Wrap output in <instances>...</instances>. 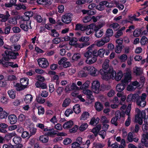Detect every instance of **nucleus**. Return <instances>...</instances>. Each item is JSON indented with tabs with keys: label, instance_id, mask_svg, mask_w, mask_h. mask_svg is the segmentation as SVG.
I'll return each mask as SVG.
<instances>
[{
	"label": "nucleus",
	"instance_id": "nucleus-1",
	"mask_svg": "<svg viewBox=\"0 0 148 148\" xmlns=\"http://www.w3.org/2000/svg\"><path fill=\"white\" fill-rule=\"evenodd\" d=\"M94 46V44H92L89 46L86 49V52L84 54L85 57L87 58L86 62L89 64L95 63L97 60V57L95 55L97 51L93 50Z\"/></svg>",
	"mask_w": 148,
	"mask_h": 148
},
{
	"label": "nucleus",
	"instance_id": "nucleus-2",
	"mask_svg": "<svg viewBox=\"0 0 148 148\" xmlns=\"http://www.w3.org/2000/svg\"><path fill=\"white\" fill-rule=\"evenodd\" d=\"M100 72L104 80H108L110 79H114L116 71L112 68L110 67L108 72L104 71L103 69H101Z\"/></svg>",
	"mask_w": 148,
	"mask_h": 148
},
{
	"label": "nucleus",
	"instance_id": "nucleus-3",
	"mask_svg": "<svg viewBox=\"0 0 148 148\" xmlns=\"http://www.w3.org/2000/svg\"><path fill=\"white\" fill-rule=\"evenodd\" d=\"M19 23L20 27L23 30L25 31H27L29 29H31V22L30 21L25 19V16H21Z\"/></svg>",
	"mask_w": 148,
	"mask_h": 148
},
{
	"label": "nucleus",
	"instance_id": "nucleus-4",
	"mask_svg": "<svg viewBox=\"0 0 148 148\" xmlns=\"http://www.w3.org/2000/svg\"><path fill=\"white\" fill-rule=\"evenodd\" d=\"M44 131L47 132V135L49 137H54L55 135H57L60 136H64L65 135V133L63 132H59L55 130L54 129H49L47 127L45 128Z\"/></svg>",
	"mask_w": 148,
	"mask_h": 148
},
{
	"label": "nucleus",
	"instance_id": "nucleus-5",
	"mask_svg": "<svg viewBox=\"0 0 148 148\" xmlns=\"http://www.w3.org/2000/svg\"><path fill=\"white\" fill-rule=\"evenodd\" d=\"M3 56L2 60H0V64H2L4 67H8L9 64V51H5Z\"/></svg>",
	"mask_w": 148,
	"mask_h": 148
},
{
	"label": "nucleus",
	"instance_id": "nucleus-6",
	"mask_svg": "<svg viewBox=\"0 0 148 148\" xmlns=\"http://www.w3.org/2000/svg\"><path fill=\"white\" fill-rule=\"evenodd\" d=\"M91 84V88L93 92L95 93H99L101 90L100 82L97 80H94Z\"/></svg>",
	"mask_w": 148,
	"mask_h": 148
},
{
	"label": "nucleus",
	"instance_id": "nucleus-7",
	"mask_svg": "<svg viewBox=\"0 0 148 148\" xmlns=\"http://www.w3.org/2000/svg\"><path fill=\"white\" fill-rule=\"evenodd\" d=\"M127 72L124 73V78L122 80L123 83L127 84L131 80L132 72L130 69H127L126 70Z\"/></svg>",
	"mask_w": 148,
	"mask_h": 148
},
{
	"label": "nucleus",
	"instance_id": "nucleus-8",
	"mask_svg": "<svg viewBox=\"0 0 148 148\" xmlns=\"http://www.w3.org/2000/svg\"><path fill=\"white\" fill-rule=\"evenodd\" d=\"M84 70L87 71L88 73L91 75L95 76L97 75V70L93 66H85L84 67Z\"/></svg>",
	"mask_w": 148,
	"mask_h": 148
},
{
	"label": "nucleus",
	"instance_id": "nucleus-9",
	"mask_svg": "<svg viewBox=\"0 0 148 148\" xmlns=\"http://www.w3.org/2000/svg\"><path fill=\"white\" fill-rule=\"evenodd\" d=\"M110 38L108 37H103L100 40L96 41V45L98 47H101L104 45L105 44L109 42Z\"/></svg>",
	"mask_w": 148,
	"mask_h": 148
},
{
	"label": "nucleus",
	"instance_id": "nucleus-10",
	"mask_svg": "<svg viewBox=\"0 0 148 148\" xmlns=\"http://www.w3.org/2000/svg\"><path fill=\"white\" fill-rule=\"evenodd\" d=\"M39 66L42 68L47 67L49 64L47 60L45 58H40L37 60Z\"/></svg>",
	"mask_w": 148,
	"mask_h": 148
},
{
	"label": "nucleus",
	"instance_id": "nucleus-11",
	"mask_svg": "<svg viewBox=\"0 0 148 148\" xmlns=\"http://www.w3.org/2000/svg\"><path fill=\"white\" fill-rule=\"evenodd\" d=\"M82 138L80 137H77L76 140V142H77L80 145L82 144V146L80 147V148H88L90 144V141L89 140H87L85 143H83Z\"/></svg>",
	"mask_w": 148,
	"mask_h": 148
},
{
	"label": "nucleus",
	"instance_id": "nucleus-12",
	"mask_svg": "<svg viewBox=\"0 0 148 148\" xmlns=\"http://www.w3.org/2000/svg\"><path fill=\"white\" fill-rule=\"evenodd\" d=\"M146 116V114L144 111H142L141 114L138 115H136L135 117V121L136 122L138 123L140 125L143 123V119Z\"/></svg>",
	"mask_w": 148,
	"mask_h": 148
},
{
	"label": "nucleus",
	"instance_id": "nucleus-13",
	"mask_svg": "<svg viewBox=\"0 0 148 148\" xmlns=\"http://www.w3.org/2000/svg\"><path fill=\"white\" fill-rule=\"evenodd\" d=\"M72 15L70 13L66 14L63 15L62 18V21L65 23L68 24L71 21Z\"/></svg>",
	"mask_w": 148,
	"mask_h": 148
},
{
	"label": "nucleus",
	"instance_id": "nucleus-14",
	"mask_svg": "<svg viewBox=\"0 0 148 148\" xmlns=\"http://www.w3.org/2000/svg\"><path fill=\"white\" fill-rule=\"evenodd\" d=\"M139 97V95L138 94H130L128 95L127 99V101L128 102L131 101H137Z\"/></svg>",
	"mask_w": 148,
	"mask_h": 148
},
{
	"label": "nucleus",
	"instance_id": "nucleus-15",
	"mask_svg": "<svg viewBox=\"0 0 148 148\" xmlns=\"http://www.w3.org/2000/svg\"><path fill=\"white\" fill-rule=\"evenodd\" d=\"M95 26L94 24H91L85 27L86 34L87 35H89L92 34L93 32V28Z\"/></svg>",
	"mask_w": 148,
	"mask_h": 148
},
{
	"label": "nucleus",
	"instance_id": "nucleus-16",
	"mask_svg": "<svg viewBox=\"0 0 148 148\" xmlns=\"http://www.w3.org/2000/svg\"><path fill=\"white\" fill-rule=\"evenodd\" d=\"M82 92L86 95L87 98L89 99L92 101L94 100V97L91 90L89 89L84 90L82 91Z\"/></svg>",
	"mask_w": 148,
	"mask_h": 148
},
{
	"label": "nucleus",
	"instance_id": "nucleus-17",
	"mask_svg": "<svg viewBox=\"0 0 148 148\" xmlns=\"http://www.w3.org/2000/svg\"><path fill=\"white\" fill-rule=\"evenodd\" d=\"M136 16L135 14L133 15L130 14L128 16L127 18L125 20H122L121 23L124 25L127 23H132V21L134 20L135 17Z\"/></svg>",
	"mask_w": 148,
	"mask_h": 148
},
{
	"label": "nucleus",
	"instance_id": "nucleus-18",
	"mask_svg": "<svg viewBox=\"0 0 148 148\" xmlns=\"http://www.w3.org/2000/svg\"><path fill=\"white\" fill-rule=\"evenodd\" d=\"M123 72L121 71H119L116 73V72L114 79L118 82L121 80L123 76Z\"/></svg>",
	"mask_w": 148,
	"mask_h": 148
},
{
	"label": "nucleus",
	"instance_id": "nucleus-19",
	"mask_svg": "<svg viewBox=\"0 0 148 148\" xmlns=\"http://www.w3.org/2000/svg\"><path fill=\"white\" fill-rule=\"evenodd\" d=\"M37 2L40 4L49 5L52 3V0H37Z\"/></svg>",
	"mask_w": 148,
	"mask_h": 148
},
{
	"label": "nucleus",
	"instance_id": "nucleus-20",
	"mask_svg": "<svg viewBox=\"0 0 148 148\" xmlns=\"http://www.w3.org/2000/svg\"><path fill=\"white\" fill-rule=\"evenodd\" d=\"M33 97L29 94L26 95L24 98V101L26 103L29 104L31 103L33 100Z\"/></svg>",
	"mask_w": 148,
	"mask_h": 148
},
{
	"label": "nucleus",
	"instance_id": "nucleus-21",
	"mask_svg": "<svg viewBox=\"0 0 148 148\" xmlns=\"http://www.w3.org/2000/svg\"><path fill=\"white\" fill-rule=\"evenodd\" d=\"M89 116L90 114L88 112L84 111L82 113L80 117V119L81 120L85 121L88 119Z\"/></svg>",
	"mask_w": 148,
	"mask_h": 148
},
{
	"label": "nucleus",
	"instance_id": "nucleus-22",
	"mask_svg": "<svg viewBox=\"0 0 148 148\" xmlns=\"http://www.w3.org/2000/svg\"><path fill=\"white\" fill-rule=\"evenodd\" d=\"M73 124L74 123L72 121L70 120L66 122L63 125V126L64 129H66L71 127Z\"/></svg>",
	"mask_w": 148,
	"mask_h": 148
},
{
	"label": "nucleus",
	"instance_id": "nucleus-23",
	"mask_svg": "<svg viewBox=\"0 0 148 148\" xmlns=\"http://www.w3.org/2000/svg\"><path fill=\"white\" fill-rule=\"evenodd\" d=\"M49 140V137L47 135H43L39 136V140L42 143H47L48 142Z\"/></svg>",
	"mask_w": 148,
	"mask_h": 148
},
{
	"label": "nucleus",
	"instance_id": "nucleus-24",
	"mask_svg": "<svg viewBox=\"0 0 148 148\" xmlns=\"http://www.w3.org/2000/svg\"><path fill=\"white\" fill-rule=\"evenodd\" d=\"M101 128V125L99 124L92 129V132L94 134L95 136H96Z\"/></svg>",
	"mask_w": 148,
	"mask_h": 148
},
{
	"label": "nucleus",
	"instance_id": "nucleus-25",
	"mask_svg": "<svg viewBox=\"0 0 148 148\" xmlns=\"http://www.w3.org/2000/svg\"><path fill=\"white\" fill-rule=\"evenodd\" d=\"M105 1H101L99 4L96 6L97 9L100 11L103 10L105 9Z\"/></svg>",
	"mask_w": 148,
	"mask_h": 148
},
{
	"label": "nucleus",
	"instance_id": "nucleus-26",
	"mask_svg": "<svg viewBox=\"0 0 148 148\" xmlns=\"http://www.w3.org/2000/svg\"><path fill=\"white\" fill-rule=\"evenodd\" d=\"M35 85L37 88H41L42 89H46L47 88V86L46 83H41L38 82H37Z\"/></svg>",
	"mask_w": 148,
	"mask_h": 148
},
{
	"label": "nucleus",
	"instance_id": "nucleus-27",
	"mask_svg": "<svg viewBox=\"0 0 148 148\" xmlns=\"http://www.w3.org/2000/svg\"><path fill=\"white\" fill-rule=\"evenodd\" d=\"M125 85L122 83L118 84L116 87V91L119 92L123 91L125 89Z\"/></svg>",
	"mask_w": 148,
	"mask_h": 148
},
{
	"label": "nucleus",
	"instance_id": "nucleus-28",
	"mask_svg": "<svg viewBox=\"0 0 148 148\" xmlns=\"http://www.w3.org/2000/svg\"><path fill=\"white\" fill-rule=\"evenodd\" d=\"M99 119L98 117L96 118L95 117H92L91 119L90 124L91 125L95 126L99 123Z\"/></svg>",
	"mask_w": 148,
	"mask_h": 148
},
{
	"label": "nucleus",
	"instance_id": "nucleus-29",
	"mask_svg": "<svg viewBox=\"0 0 148 148\" xmlns=\"http://www.w3.org/2000/svg\"><path fill=\"white\" fill-rule=\"evenodd\" d=\"M133 71L137 75L142 74L143 71L142 69L137 67H135L133 69Z\"/></svg>",
	"mask_w": 148,
	"mask_h": 148
},
{
	"label": "nucleus",
	"instance_id": "nucleus-30",
	"mask_svg": "<svg viewBox=\"0 0 148 148\" xmlns=\"http://www.w3.org/2000/svg\"><path fill=\"white\" fill-rule=\"evenodd\" d=\"M28 78L24 77L21 78L20 80V82L23 86L25 87L28 84Z\"/></svg>",
	"mask_w": 148,
	"mask_h": 148
},
{
	"label": "nucleus",
	"instance_id": "nucleus-31",
	"mask_svg": "<svg viewBox=\"0 0 148 148\" xmlns=\"http://www.w3.org/2000/svg\"><path fill=\"white\" fill-rule=\"evenodd\" d=\"M90 83V81L88 80L86 81L84 84H82V85L80 86V89L83 90H86V89H87L88 88Z\"/></svg>",
	"mask_w": 148,
	"mask_h": 148
},
{
	"label": "nucleus",
	"instance_id": "nucleus-32",
	"mask_svg": "<svg viewBox=\"0 0 148 148\" xmlns=\"http://www.w3.org/2000/svg\"><path fill=\"white\" fill-rule=\"evenodd\" d=\"M105 6L106 7L108 8H111L114 7V5L115 3H117L116 1L114 0L111 1L110 2H108L107 1H105Z\"/></svg>",
	"mask_w": 148,
	"mask_h": 148
},
{
	"label": "nucleus",
	"instance_id": "nucleus-33",
	"mask_svg": "<svg viewBox=\"0 0 148 148\" xmlns=\"http://www.w3.org/2000/svg\"><path fill=\"white\" fill-rule=\"evenodd\" d=\"M17 119L14 114L10 115V123L12 124H15L17 121Z\"/></svg>",
	"mask_w": 148,
	"mask_h": 148
},
{
	"label": "nucleus",
	"instance_id": "nucleus-34",
	"mask_svg": "<svg viewBox=\"0 0 148 148\" xmlns=\"http://www.w3.org/2000/svg\"><path fill=\"white\" fill-rule=\"evenodd\" d=\"M95 106L96 109L98 111L101 110L103 108V105L99 102H97L95 103Z\"/></svg>",
	"mask_w": 148,
	"mask_h": 148
},
{
	"label": "nucleus",
	"instance_id": "nucleus-35",
	"mask_svg": "<svg viewBox=\"0 0 148 148\" xmlns=\"http://www.w3.org/2000/svg\"><path fill=\"white\" fill-rule=\"evenodd\" d=\"M21 46L18 44H15L12 46L10 49L12 51H18L20 49Z\"/></svg>",
	"mask_w": 148,
	"mask_h": 148
},
{
	"label": "nucleus",
	"instance_id": "nucleus-36",
	"mask_svg": "<svg viewBox=\"0 0 148 148\" xmlns=\"http://www.w3.org/2000/svg\"><path fill=\"white\" fill-rule=\"evenodd\" d=\"M109 60L108 59L105 60L102 65L103 69H103V70L105 71L109 67Z\"/></svg>",
	"mask_w": 148,
	"mask_h": 148
},
{
	"label": "nucleus",
	"instance_id": "nucleus-37",
	"mask_svg": "<svg viewBox=\"0 0 148 148\" xmlns=\"http://www.w3.org/2000/svg\"><path fill=\"white\" fill-rule=\"evenodd\" d=\"M95 36L98 38L101 37L103 34V31L102 30L95 29Z\"/></svg>",
	"mask_w": 148,
	"mask_h": 148
},
{
	"label": "nucleus",
	"instance_id": "nucleus-38",
	"mask_svg": "<svg viewBox=\"0 0 148 148\" xmlns=\"http://www.w3.org/2000/svg\"><path fill=\"white\" fill-rule=\"evenodd\" d=\"M74 112L76 114H78L81 112L80 106L79 104L75 105L73 108Z\"/></svg>",
	"mask_w": 148,
	"mask_h": 148
},
{
	"label": "nucleus",
	"instance_id": "nucleus-39",
	"mask_svg": "<svg viewBox=\"0 0 148 148\" xmlns=\"http://www.w3.org/2000/svg\"><path fill=\"white\" fill-rule=\"evenodd\" d=\"M75 29L76 30L83 31L85 29V26L81 24L78 23L76 25Z\"/></svg>",
	"mask_w": 148,
	"mask_h": 148
},
{
	"label": "nucleus",
	"instance_id": "nucleus-40",
	"mask_svg": "<svg viewBox=\"0 0 148 148\" xmlns=\"http://www.w3.org/2000/svg\"><path fill=\"white\" fill-rule=\"evenodd\" d=\"M90 38L89 37L87 36H82L78 38V40L80 42H84V43L89 42Z\"/></svg>",
	"mask_w": 148,
	"mask_h": 148
},
{
	"label": "nucleus",
	"instance_id": "nucleus-41",
	"mask_svg": "<svg viewBox=\"0 0 148 148\" xmlns=\"http://www.w3.org/2000/svg\"><path fill=\"white\" fill-rule=\"evenodd\" d=\"M81 55L79 53H75L74 54L72 58L73 61H76L81 58Z\"/></svg>",
	"mask_w": 148,
	"mask_h": 148
},
{
	"label": "nucleus",
	"instance_id": "nucleus-42",
	"mask_svg": "<svg viewBox=\"0 0 148 148\" xmlns=\"http://www.w3.org/2000/svg\"><path fill=\"white\" fill-rule=\"evenodd\" d=\"M12 140L15 144H19V143L21 141V138L20 136H16L13 138Z\"/></svg>",
	"mask_w": 148,
	"mask_h": 148
},
{
	"label": "nucleus",
	"instance_id": "nucleus-43",
	"mask_svg": "<svg viewBox=\"0 0 148 148\" xmlns=\"http://www.w3.org/2000/svg\"><path fill=\"white\" fill-rule=\"evenodd\" d=\"M78 93L76 92H74L72 93V95L74 97H76L77 96V98L79 99L80 101L84 102L85 101V100L82 97V96L81 95H77L78 94Z\"/></svg>",
	"mask_w": 148,
	"mask_h": 148
},
{
	"label": "nucleus",
	"instance_id": "nucleus-44",
	"mask_svg": "<svg viewBox=\"0 0 148 148\" xmlns=\"http://www.w3.org/2000/svg\"><path fill=\"white\" fill-rule=\"evenodd\" d=\"M125 115V112H122L120 113V111L118 110L116 111V118L118 120L120 119L121 117H123Z\"/></svg>",
	"mask_w": 148,
	"mask_h": 148
},
{
	"label": "nucleus",
	"instance_id": "nucleus-45",
	"mask_svg": "<svg viewBox=\"0 0 148 148\" xmlns=\"http://www.w3.org/2000/svg\"><path fill=\"white\" fill-rule=\"evenodd\" d=\"M90 44L89 42L83 43H77L75 45V47L82 48L84 47H86Z\"/></svg>",
	"mask_w": 148,
	"mask_h": 148
},
{
	"label": "nucleus",
	"instance_id": "nucleus-46",
	"mask_svg": "<svg viewBox=\"0 0 148 148\" xmlns=\"http://www.w3.org/2000/svg\"><path fill=\"white\" fill-rule=\"evenodd\" d=\"M25 16V19H27V21L29 20V18L31 17L33 15V12L31 11H28L25 12L24 14Z\"/></svg>",
	"mask_w": 148,
	"mask_h": 148
},
{
	"label": "nucleus",
	"instance_id": "nucleus-47",
	"mask_svg": "<svg viewBox=\"0 0 148 148\" xmlns=\"http://www.w3.org/2000/svg\"><path fill=\"white\" fill-rule=\"evenodd\" d=\"M84 70V68L81 71H79L78 73V75L81 77H86L88 75V73Z\"/></svg>",
	"mask_w": 148,
	"mask_h": 148
},
{
	"label": "nucleus",
	"instance_id": "nucleus-48",
	"mask_svg": "<svg viewBox=\"0 0 148 148\" xmlns=\"http://www.w3.org/2000/svg\"><path fill=\"white\" fill-rule=\"evenodd\" d=\"M148 42V39L145 36H143L141 38L140 43L142 45H145Z\"/></svg>",
	"mask_w": 148,
	"mask_h": 148
},
{
	"label": "nucleus",
	"instance_id": "nucleus-49",
	"mask_svg": "<svg viewBox=\"0 0 148 148\" xmlns=\"http://www.w3.org/2000/svg\"><path fill=\"white\" fill-rule=\"evenodd\" d=\"M137 104L142 107H144L146 105L145 101H144L140 99H138L136 101Z\"/></svg>",
	"mask_w": 148,
	"mask_h": 148
},
{
	"label": "nucleus",
	"instance_id": "nucleus-50",
	"mask_svg": "<svg viewBox=\"0 0 148 148\" xmlns=\"http://www.w3.org/2000/svg\"><path fill=\"white\" fill-rule=\"evenodd\" d=\"M71 102L70 99L69 98L66 99L64 101L62 105L63 107H66L70 104Z\"/></svg>",
	"mask_w": 148,
	"mask_h": 148
},
{
	"label": "nucleus",
	"instance_id": "nucleus-51",
	"mask_svg": "<svg viewBox=\"0 0 148 148\" xmlns=\"http://www.w3.org/2000/svg\"><path fill=\"white\" fill-rule=\"evenodd\" d=\"M32 124L30 119H29L28 118L25 121L24 123V125L28 127H29L30 126H32Z\"/></svg>",
	"mask_w": 148,
	"mask_h": 148
},
{
	"label": "nucleus",
	"instance_id": "nucleus-52",
	"mask_svg": "<svg viewBox=\"0 0 148 148\" xmlns=\"http://www.w3.org/2000/svg\"><path fill=\"white\" fill-rule=\"evenodd\" d=\"M119 58L121 62H124L127 60V56L126 55L123 54L120 56Z\"/></svg>",
	"mask_w": 148,
	"mask_h": 148
},
{
	"label": "nucleus",
	"instance_id": "nucleus-53",
	"mask_svg": "<svg viewBox=\"0 0 148 148\" xmlns=\"http://www.w3.org/2000/svg\"><path fill=\"white\" fill-rule=\"evenodd\" d=\"M88 126V125L87 123H83L80 126L79 130L81 131H83L87 129Z\"/></svg>",
	"mask_w": 148,
	"mask_h": 148
},
{
	"label": "nucleus",
	"instance_id": "nucleus-54",
	"mask_svg": "<svg viewBox=\"0 0 148 148\" xmlns=\"http://www.w3.org/2000/svg\"><path fill=\"white\" fill-rule=\"evenodd\" d=\"M19 36L18 35H14L11 38V41L13 42H17L19 40Z\"/></svg>",
	"mask_w": 148,
	"mask_h": 148
},
{
	"label": "nucleus",
	"instance_id": "nucleus-55",
	"mask_svg": "<svg viewBox=\"0 0 148 148\" xmlns=\"http://www.w3.org/2000/svg\"><path fill=\"white\" fill-rule=\"evenodd\" d=\"M110 27L112 28L115 30H117L120 27L119 25L116 23H114L110 25Z\"/></svg>",
	"mask_w": 148,
	"mask_h": 148
},
{
	"label": "nucleus",
	"instance_id": "nucleus-56",
	"mask_svg": "<svg viewBox=\"0 0 148 148\" xmlns=\"http://www.w3.org/2000/svg\"><path fill=\"white\" fill-rule=\"evenodd\" d=\"M105 53V50L103 48L100 49L98 51V55L100 57H103Z\"/></svg>",
	"mask_w": 148,
	"mask_h": 148
},
{
	"label": "nucleus",
	"instance_id": "nucleus-57",
	"mask_svg": "<svg viewBox=\"0 0 148 148\" xmlns=\"http://www.w3.org/2000/svg\"><path fill=\"white\" fill-rule=\"evenodd\" d=\"M16 89L18 91H20L22 90L25 87L23 86L21 84H16L15 86Z\"/></svg>",
	"mask_w": 148,
	"mask_h": 148
},
{
	"label": "nucleus",
	"instance_id": "nucleus-58",
	"mask_svg": "<svg viewBox=\"0 0 148 148\" xmlns=\"http://www.w3.org/2000/svg\"><path fill=\"white\" fill-rule=\"evenodd\" d=\"M141 33V30L140 29H136L134 32L133 36L136 37L139 36Z\"/></svg>",
	"mask_w": 148,
	"mask_h": 148
},
{
	"label": "nucleus",
	"instance_id": "nucleus-59",
	"mask_svg": "<svg viewBox=\"0 0 148 148\" xmlns=\"http://www.w3.org/2000/svg\"><path fill=\"white\" fill-rule=\"evenodd\" d=\"M113 34V31L112 29H107L106 31V37H111L112 36Z\"/></svg>",
	"mask_w": 148,
	"mask_h": 148
},
{
	"label": "nucleus",
	"instance_id": "nucleus-60",
	"mask_svg": "<svg viewBox=\"0 0 148 148\" xmlns=\"http://www.w3.org/2000/svg\"><path fill=\"white\" fill-rule=\"evenodd\" d=\"M28 117L23 114H20L18 117V120L21 122H22L27 119Z\"/></svg>",
	"mask_w": 148,
	"mask_h": 148
},
{
	"label": "nucleus",
	"instance_id": "nucleus-61",
	"mask_svg": "<svg viewBox=\"0 0 148 148\" xmlns=\"http://www.w3.org/2000/svg\"><path fill=\"white\" fill-rule=\"evenodd\" d=\"M0 18L2 19L1 20V21L2 22H6L8 19V16L7 15L0 14Z\"/></svg>",
	"mask_w": 148,
	"mask_h": 148
},
{
	"label": "nucleus",
	"instance_id": "nucleus-62",
	"mask_svg": "<svg viewBox=\"0 0 148 148\" xmlns=\"http://www.w3.org/2000/svg\"><path fill=\"white\" fill-rule=\"evenodd\" d=\"M67 60L68 59L66 58L63 57L58 61V63L60 65H62L63 66Z\"/></svg>",
	"mask_w": 148,
	"mask_h": 148
},
{
	"label": "nucleus",
	"instance_id": "nucleus-63",
	"mask_svg": "<svg viewBox=\"0 0 148 148\" xmlns=\"http://www.w3.org/2000/svg\"><path fill=\"white\" fill-rule=\"evenodd\" d=\"M77 39L75 38H72L70 41L69 42V44L70 45H75H75L76 44V42L77 41Z\"/></svg>",
	"mask_w": 148,
	"mask_h": 148
},
{
	"label": "nucleus",
	"instance_id": "nucleus-64",
	"mask_svg": "<svg viewBox=\"0 0 148 148\" xmlns=\"http://www.w3.org/2000/svg\"><path fill=\"white\" fill-rule=\"evenodd\" d=\"M91 20V17L90 16H86L84 17L82 21L84 23H87L90 22Z\"/></svg>",
	"mask_w": 148,
	"mask_h": 148
}]
</instances>
